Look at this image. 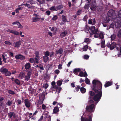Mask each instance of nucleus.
<instances>
[{
	"label": "nucleus",
	"mask_w": 121,
	"mask_h": 121,
	"mask_svg": "<svg viewBox=\"0 0 121 121\" xmlns=\"http://www.w3.org/2000/svg\"><path fill=\"white\" fill-rule=\"evenodd\" d=\"M92 85L91 86L92 90L94 92L90 91L89 93L90 96L89 99H90L89 102L93 103L94 101L96 102V104L98 102L100 99L102 95V84L99 81L94 79L93 80Z\"/></svg>",
	"instance_id": "nucleus-1"
},
{
	"label": "nucleus",
	"mask_w": 121,
	"mask_h": 121,
	"mask_svg": "<svg viewBox=\"0 0 121 121\" xmlns=\"http://www.w3.org/2000/svg\"><path fill=\"white\" fill-rule=\"evenodd\" d=\"M94 103V102L93 103L91 104L89 102V103L90 105L87 106L86 108V111L87 112L91 113L94 112L95 108Z\"/></svg>",
	"instance_id": "nucleus-2"
},
{
	"label": "nucleus",
	"mask_w": 121,
	"mask_h": 121,
	"mask_svg": "<svg viewBox=\"0 0 121 121\" xmlns=\"http://www.w3.org/2000/svg\"><path fill=\"white\" fill-rule=\"evenodd\" d=\"M93 116V114L92 113H91L88 115V118L84 117L83 115L81 117V121H92V118Z\"/></svg>",
	"instance_id": "nucleus-3"
},
{
	"label": "nucleus",
	"mask_w": 121,
	"mask_h": 121,
	"mask_svg": "<svg viewBox=\"0 0 121 121\" xmlns=\"http://www.w3.org/2000/svg\"><path fill=\"white\" fill-rule=\"evenodd\" d=\"M119 17H117L114 19V21L118 24L121 23V10H120L118 13Z\"/></svg>",
	"instance_id": "nucleus-4"
},
{
	"label": "nucleus",
	"mask_w": 121,
	"mask_h": 121,
	"mask_svg": "<svg viewBox=\"0 0 121 121\" xmlns=\"http://www.w3.org/2000/svg\"><path fill=\"white\" fill-rule=\"evenodd\" d=\"M90 30V35H91L93 34L94 33H96L97 31H98V29L97 28L96 29L95 27V26H92Z\"/></svg>",
	"instance_id": "nucleus-5"
},
{
	"label": "nucleus",
	"mask_w": 121,
	"mask_h": 121,
	"mask_svg": "<svg viewBox=\"0 0 121 121\" xmlns=\"http://www.w3.org/2000/svg\"><path fill=\"white\" fill-rule=\"evenodd\" d=\"M115 11L112 9L109 10L108 13V17H111L112 16H114L115 15Z\"/></svg>",
	"instance_id": "nucleus-6"
},
{
	"label": "nucleus",
	"mask_w": 121,
	"mask_h": 121,
	"mask_svg": "<svg viewBox=\"0 0 121 121\" xmlns=\"http://www.w3.org/2000/svg\"><path fill=\"white\" fill-rule=\"evenodd\" d=\"M44 97L45 96L44 94H42L40 95L39 97V99L38 101V103L39 104H41L43 103Z\"/></svg>",
	"instance_id": "nucleus-7"
},
{
	"label": "nucleus",
	"mask_w": 121,
	"mask_h": 121,
	"mask_svg": "<svg viewBox=\"0 0 121 121\" xmlns=\"http://www.w3.org/2000/svg\"><path fill=\"white\" fill-rule=\"evenodd\" d=\"M32 74L31 72L30 71L28 72L26 76H25V80L28 81L30 78V76Z\"/></svg>",
	"instance_id": "nucleus-8"
},
{
	"label": "nucleus",
	"mask_w": 121,
	"mask_h": 121,
	"mask_svg": "<svg viewBox=\"0 0 121 121\" xmlns=\"http://www.w3.org/2000/svg\"><path fill=\"white\" fill-rule=\"evenodd\" d=\"M24 103L26 106L28 108H29L30 106V102L27 99H25Z\"/></svg>",
	"instance_id": "nucleus-9"
},
{
	"label": "nucleus",
	"mask_w": 121,
	"mask_h": 121,
	"mask_svg": "<svg viewBox=\"0 0 121 121\" xmlns=\"http://www.w3.org/2000/svg\"><path fill=\"white\" fill-rule=\"evenodd\" d=\"M68 32L66 30H65L64 31L62 32L60 35V36L61 38L64 37L66 36L68 34Z\"/></svg>",
	"instance_id": "nucleus-10"
},
{
	"label": "nucleus",
	"mask_w": 121,
	"mask_h": 121,
	"mask_svg": "<svg viewBox=\"0 0 121 121\" xmlns=\"http://www.w3.org/2000/svg\"><path fill=\"white\" fill-rule=\"evenodd\" d=\"M112 84V81H108L107 82H106V83L104 85V87L106 88L107 87L110 86Z\"/></svg>",
	"instance_id": "nucleus-11"
},
{
	"label": "nucleus",
	"mask_w": 121,
	"mask_h": 121,
	"mask_svg": "<svg viewBox=\"0 0 121 121\" xmlns=\"http://www.w3.org/2000/svg\"><path fill=\"white\" fill-rule=\"evenodd\" d=\"M16 58L23 60L25 59V57L22 55H16Z\"/></svg>",
	"instance_id": "nucleus-12"
},
{
	"label": "nucleus",
	"mask_w": 121,
	"mask_h": 121,
	"mask_svg": "<svg viewBox=\"0 0 121 121\" xmlns=\"http://www.w3.org/2000/svg\"><path fill=\"white\" fill-rule=\"evenodd\" d=\"M22 28V26L19 22H16V27Z\"/></svg>",
	"instance_id": "nucleus-13"
},
{
	"label": "nucleus",
	"mask_w": 121,
	"mask_h": 121,
	"mask_svg": "<svg viewBox=\"0 0 121 121\" xmlns=\"http://www.w3.org/2000/svg\"><path fill=\"white\" fill-rule=\"evenodd\" d=\"M32 22H38L40 20V18L39 17H33L32 18Z\"/></svg>",
	"instance_id": "nucleus-14"
},
{
	"label": "nucleus",
	"mask_w": 121,
	"mask_h": 121,
	"mask_svg": "<svg viewBox=\"0 0 121 121\" xmlns=\"http://www.w3.org/2000/svg\"><path fill=\"white\" fill-rule=\"evenodd\" d=\"M0 72L3 74H4L8 71V69L5 68L1 69L0 70Z\"/></svg>",
	"instance_id": "nucleus-15"
},
{
	"label": "nucleus",
	"mask_w": 121,
	"mask_h": 121,
	"mask_svg": "<svg viewBox=\"0 0 121 121\" xmlns=\"http://www.w3.org/2000/svg\"><path fill=\"white\" fill-rule=\"evenodd\" d=\"M59 112V109L58 107H55L53 110V112L54 113H56Z\"/></svg>",
	"instance_id": "nucleus-16"
},
{
	"label": "nucleus",
	"mask_w": 121,
	"mask_h": 121,
	"mask_svg": "<svg viewBox=\"0 0 121 121\" xmlns=\"http://www.w3.org/2000/svg\"><path fill=\"white\" fill-rule=\"evenodd\" d=\"M31 67L30 64L29 63H26L25 66V68L26 70Z\"/></svg>",
	"instance_id": "nucleus-17"
},
{
	"label": "nucleus",
	"mask_w": 121,
	"mask_h": 121,
	"mask_svg": "<svg viewBox=\"0 0 121 121\" xmlns=\"http://www.w3.org/2000/svg\"><path fill=\"white\" fill-rule=\"evenodd\" d=\"M23 8L22 7H19L16 9V13H19V11L22 10Z\"/></svg>",
	"instance_id": "nucleus-18"
},
{
	"label": "nucleus",
	"mask_w": 121,
	"mask_h": 121,
	"mask_svg": "<svg viewBox=\"0 0 121 121\" xmlns=\"http://www.w3.org/2000/svg\"><path fill=\"white\" fill-rule=\"evenodd\" d=\"M81 70V69L80 68H75V69L73 71V72L75 74H76V73H77V72H79Z\"/></svg>",
	"instance_id": "nucleus-19"
},
{
	"label": "nucleus",
	"mask_w": 121,
	"mask_h": 121,
	"mask_svg": "<svg viewBox=\"0 0 121 121\" xmlns=\"http://www.w3.org/2000/svg\"><path fill=\"white\" fill-rule=\"evenodd\" d=\"M13 113L12 112H10L9 113H8V116L9 117L11 118L13 116V118L15 117V115H13Z\"/></svg>",
	"instance_id": "nucleus-20"
},
{
	"label": "nucleus",
	"mask_w": 121,
	"mask_h": 121,
	"mask_svg": "<svg viewBox=\"0 0 121 121\" xmlns=\"http://www.w3.org/2000/svg\"><path fill=\"white\" fill-rule=\"evenodd\" d=\"M101 48H104L105 47V41L104 40H102L101 44Z\"/></svg>",
	"instance_id": "nucleus-21"
},
{
	"label": "nucleus",
	"mask_w": 121,
	"mask_h": 121,
	"mask_svg": "<svg viewBox=\"0 0 121 121\" xmlns=\"http://www.w3.org/2000/svg\"><path fill=\"white\" fill-rule=\"evenodd\" d=\"M5 55V53H3L2 55V56L3 57V61L5 63H7L8 61H6V60L7 59L5 57V56H6V55Z\"/></svg>",
	"instance_id": "nucleus-22"
},
{
	"label": "nucleus",
	"mask_w": 121,
	"mask_h": 121,
	"mask_svg": "<svg viewBox=\"0 0 121 121\" xmlns=\"http://www.w3.org/2000/svg\"><path fill=\"white\" fill-rule=\"evenodd\" d=\"M80 90L82 93H84L86 91V89L83 87H81L80 88Z\"/></svg>",
	"instance_id": "nucleus-23"
},
{
	"label": "nucleus",
	"mask_w": 121,
	"mask_h": 121,
	"mask_svg": "<svg viewBox=\"0 0 121 121\" xmlns=\"http://www.w3.org/2000/svg\"><path fill=\"white\" fill-rule=\"evenodd\" d=\"M43 60L45 62H46L49 59V57L47 56H44L43 57Z\"/></svg>",
	"instance_id": "nucleus-24"
},
{
	"label": "nucleus",
	"mask_w": 121,
	"mask_h": 121,
	"mask_svg": "<svg viewBox=\"0 0 121 121\" xmlns=\"http://www.w3.org/2000/svg\"><path fill=\"white\" fill-rule=\"evenodd\" d=\"M95 5H94L93 4H92L91 6L90 7V9L93 11H95L96 10Z\"/></svg>",
	"instance_id": "nucleus-25"
},
{
	"label": "nucleus",
	"mask_w": 121,
	"mask_h": 121,
	"mask_svg": "<svg viewBox=\"0 0 121 121\" xmlns=\"http://www.w3.org/2000/svg\"><path fill=\"white\" fill-rule=\"evenodd\" d=\"M116 47L115 44H112L110 47V49L111 50H112L114 49Z\"/></svg>",
	"instance_id": "nucleus-26"
},
{
	"label": "nucleus",
	"mask_w": 121,
	"mask_h": 121,
	"mask_svg": "<svg viewBox=\"0 0 121 121\" xmlns=\"http://www.w3.org/2000/svg\"><path fill=\"white\" fill-rule=\"evenodd\" d=\"M99 33L98 32V31H97L96 33H93V34H95L94 35V37L95 38H98L99 37Z\"/></svg>",
	"instance_id": "nucleus-27"
},
{
	"label": "nucleus",
	"mask_w": 121,
	"mask_h": 121,
	"mask_svg": "<svg viewBox=\"0 0 121 121\" xmlns=\"http://www.w3.org/2000/svg\"><path fill=\"white\" fill-rule=\"evenodd\" d=\"M25 76V74L24 73L22 72L19 75V78H23Z\"/></svg>",
	"instance_id": "nucleus-28"
},
{
	"label": "nucleus",
	"mask_w": 121,
	"mask_h": 121,
	"mask_svg": "<svg viewBox=\"0 0 121 121\" xmlns=\"http://www.w3.org/2000/svg\"><path fill=\"white\" fill-rule=\"evenodd\" d=\"M21 42L20 41H19L16 43V47H20L21 45Z\"/></svg>",
	"instance_id": "nucleus-29"
},
{
	"label": "nucleus",
	"mask_w": 121,
	"mask_h": 121,
	"mask_svg": "<svg viewBox=\"0 0 121 121\" xmlns=\"http://www.w3.org/2000/svg\"><path fill=\"white\" fill-rule=\"evenodd\" d=\"M49 9L51 10H52L53 11H57L56 6H52L50 7Z\"/></svg>",
	"instance_id": "nucleus-30"
},
{
	"label": "nucleus",
	"mask_w": 121,
	"mask_h": 121,
	"mask_svg": "<svg viewBox=\"0 0 121 121\" xmlns=\"http://www.w3.org/2000/svg\"><path fill=\"white\" fill-rule=\"evenodd\" d=\"M52 85L53 86V88L55 89H56L57 88V86H55L56 85V83L54 81H53L52 83Z\"/></svg>",
	"instance_id": "nucleus-31"
},
{
	"label": "nucleus",
	"mask_w": 121,
	"mask_h": 121,
	"mask_svg": "<svg viewBox=\"0 0 121 121\" xmlns=\"http://www.w3.org/2000/svg\"><path fill=\"white\" fill-rule=\"evenodd\" d=\"M88 48V46L86 45L84 46L82 49V50L83 51H86Z\"/></svg>",
	"instance_id": "nucleus-32"
},
{
	"label": "nucleus",
	"mask_w": 121,
	"mask_h": 121,
	"mask_svg": "<svg viewBox=\"0 0 121 121\" xmlns=\"http://www.w3.org/2000/svg\"><path fill=\"white\" fill-rule=\"evenodd\" d=\"M62 20L63 21L66 22H68L67 21V18L65 16L63 15H62Z\"/></svg>",
	"instance_id": "nucleus-33"
},
{
	"label": "nucleus",
	"mask_w": 121,
	"mask_h": 121,
	"mask_svg": "<svg viewBox=\"0 0 121 121\" xmlns=\"http://www.w3.org/2000/svg\"><path fill=\"white\" fill-rule=\"evenodd\" d=\"M56 6L57 11L60 9L61 8H63V6L62 5H59Z\"/></svg>",
	"instance_id": "nucleus-34"
},
{
	"label": "nucleus",
	"mask_w": 121,
	"mask_h": 121,
	"mask_svg": "<svg viewBox=\"0 0 121 121\" xmlns=\"http://www.w3.org/2000/svg\"><path fill=\"white\" fill-rule=\"evenodd\" d=\"M85 82L86 84H90V82L89 79L87 78H86L85 80Z\"/></svg>",
	"instance_id": "nucleus-35"
},
{
	"label": "nucleus",
	"mask_w": 121,
	"mask_h": 121,
	"mask_svg": "<svg viewBox=\"0 0 121 121\" xmlns=\"http://www.w3.org/2000/svg\"><path fill=\"white\" fill-rule=\"evenodd\" d=\"M99 37L100 39H103L104 38L103 34L102 32H100L99 33Z\"/></svg>",
	"instance_id": "nucleus-36"
},
{
	"label": "nucleus",
	"mask_w": 121,
	"mask_h": 121,
	"mask_svg": "<svg viewBox=\"0 0 121 121\" xmlns=\"http://www.w3.org/2000/svg\"><path fill=\"white\" fill-rule=\"evenodd\" d=\"M62 88L61 87H58L57 86V88L56 89H55L56 90V92H58V93H59L60 92V91L61 90Z\"/></svg>",
	"instance_id": "nucleus-37"
},
{
	"label": "nucleus",
	"mask_w": 121,
	"mask_h": 121,
	"mask_svg": "<svg viewBox=\"0 0 121 121\" xmlns=\"http://www.w3.org/2000/svg\"><path fill=\"white\" fill-rule=\"evenodd\" d=\"M63 50L61 48L57 51H56V53H62Z\"/></svg>",
	"instance_id": "nucleus-38"
},
{
	"label": "nucleus",
	"mask_w": 121,
	"mask_h": 121,
	"mask_svg": "<svg viewBox=\"0 0 121 121\" xmlns=\"http://www.w3.org/2000/svg\"><path fill=\"white\" fill-rule=\"evenodd\" d=\"M56 83L57 85L60 86L62 84V82L60 80H59L57 81Z\"/></svg>",
	"instance_id": "nucleus-39"
},
{
	"label": "nucleus",
	"mask_w": 121,
	"mask_h": 121,
	"mask_svg": "<svg viewBox=\"0 0 121 121\" xmlns=\"http://www.w3.org/2000/svg\"><path fill=\"white\" fill-rule=\"evenodd\" d=\"M117 36L118 38L121 37V30L118 31L117 33Z\"/></svg>",
	"instance_id": "nucleus-40"
},
{
	"label": "nucleus",
	"mask_w": 121,
	"mask_h": 121,
	"mask_svg": "<svg viewBox=\"0 0 121 121\" xmlns=\"http://www.w3.org/2000/svg\"><path fill=\"white\" fill-rule=\"evenodd\" d=\"M111 39L112 40H113L116 38V36L114 35H111Z\"/></svg>",
	"instance_id": "nucleus-41"
},
{
	"label": "nucleus",
	"mask_w": 121,
	"mask_h": 121,
	"mask_svg": "<svg viewBox=\"0 0 121 121\" xmlns=\"http://www.w3.org/2000/svg\"><path fill=\"white\" fill-rule=\"evenodd\" d=\"M116 49L118 51H120V53H121V46L119 45V47H116Z\"/></svg>",
	"instance_id": "nucleus-42"
},
{
	"label": "nucleus",
	"mask_w": 121,
	"mask_h": 121,
	"mask_svg": "<svg viewBox=\"0 0 121 121\" xmlns=\"http://www.w3.org/2000/svg\"><path fill=\"white\" fill-rule=\"evenodd\" d=\"M89 4H88L85 5L84 6V8L85 9H88L89 7Z\"/></svg>",
	"instance_id": "nucleus-43"
},
{
	"label": "nucleus",
	"mask_w": 121,
	"mask_h": 121,
	"mask_svg": "<svg viewBox=\"0 0 121 121\" xmlns=\"http://www.w3.org/2000/svg\"><path fill=\"white\" fill-rule=\"evenodd\" d=\"M11 74V73L10 71H8L5 74V75L6 76H9Z\"/></svg>",
	"instance_id": "nucleus-44"
},
{
	"label": "nucleus",
	"mask_w": 121,
	"mask_h": 121,
	"mask_svg": "<svg viewBox=\"0 0 121 121\" xmlns=\"http://www.w3.org/2000/svg\"><path fill=\"white\" fill-rule=\"evenodd\" d=\"M83 57L84 59L87 60L89 58V56L88 55L86 54L84 55Z\"/></svg>",
	"instance_id": "nucleus-45"
},
{
	"label": "nucleus",
	"mask_w": 121,
	"mask_h": 121,
	"mask_svg": "<svg viewBox=\"0 0 121 121\" xmlns=\"http://www.w3.org/2000/svg\"><path fill=\"white\" fill-rule=\"evenodd\" d=\"M80 87V86L79 85H78L77 87H75V90L77 92L81 88Z\"/></svg>",
	"instance_id": "nucleus-46"
},
{
	"label": "nucleus",
	"mask_w": 121,
	"mask_h": 121,
	"mask_svg": "<svg viewBox=\"0 0 121 121\" xmlns=\"http://www.w3.org/2000/svg\"><path fill=\"white\" fill-rule=\"evenodd\" d=\"M8 92L9 94L12 95H13L15 94L14 92L11 90H9Z\"/></svg>",
	"instance_id": "nucleus-47"
},
{
	"label": "nucleus",
	"mask_w": 121,
	"mask_h": 121,
	"mask_svg": "<svg viewBox=\"0 0 121 121\" xmlns=\"http://www.w3.org/2000/svg\"><path fill=\"white\" fill-rule=\"evenodd\" d=\"M57 18L58 17L57 16L55 15L53 16L52 19L53 21H56L57 20Z\"/></svg>",
	"instance_id": "nucleus-48"
},
{
	"label": "nucleus",
	"mask_w": 121,
	"mask_h": 121,
	"mask_svg": "<svg viewBox=\"0 0 121 121\" xmlns=\"http://www.w3.org/2000/svg\"><path fill=\"white\" fill-rule=\"evenodd\" d=\"M48 86V85L47 84V83H46L44 84L43 85V87L45 89H47Z\"/></svg>",
	"instance_id": "nucleus-49"
},
{
	"label": "nucleus",
	"mask_w": 121,
	"mask_h": 121,
	"mask_svg": "<svg viewBox=\"0 0 121 121\" xmlns=\"http://www.w3.org/2000/svg\"><path fill=\"white\" fill-rule=\"evenodd\" d=\"M7 31L8 32L12 33L14 35L15 34V31H13L10 30H8Z\"/></svg>",
	"instance_id": "nucleus-50"
},
{
	"label": "nucleus",
	"mask_w": 121,
	"mask_h": 121,
	"mask_svg": "<svg viewBox=\"0 0 121 121\" xmlns=\"http://www.w3.org/2000/svg\"><path fill=\"white\" fill-rule=\"evenodd\" d=\"M91 2L92 3H90V4H93L94 5H95L96 1L95 0H92Z\"/></svg>",
	"instance_id": "nucleus-51"
},
{
	"label": "nucleus",
	"mask_w": 121,
	"mask_h": 121,
	"mask_svg": "<svg viewBox=\"0 0 121 121\" xmlns=\"http://www.w3.org/2000/svg\"><path fill=\"white\" fill-rule=\"evenodd\" d=\"M84 75L83 72L82 71H81L80 72L78 75L81 77H84Z\"/></svg>",
	"instance_id": "nucleus-52"
},
{
	"label": "nucleus",
	"mask_w": 121,
	"mask_h": 121,
	"mask_svg": "<svg viewBox=\"0 0 121 121\" xmlns=\"http://www.w3.org/2000/svg\"><path fill=\"white\" fill-rule=\"evenodd\" d=\"M90 39L88 38H86L85 39L84 42L86 43H89V42Z\"/></svg>",
	"instance_id": "nucleus-53"
},
{
	"label": "nucleus",
	"mask_w": 121,
	"mask_h": 121,
	"mask_svg": "<svg viewBox=\"0 0 121 121\" xmlns=\"http://www.w3.org/2000/svg\"><path fill=\"white\" fill-rule=\"evenodd\" d=\"M88 18V17L86 15H85L83 18V20L84 21H86Z\"/></svg>",
	"instance_id": "nucleus-54"
},
{
	"label": "nucleus",
	"mask_w": 121,
	"mask_h": 121,
	"mask_svg": "<svg viewBox=\"0 0 121 121\" xmlns=\"http://www.w3.org/2000/svg\"><path fill=\"white\" fill-rule=\"evenodd\" d=\"M21 103V100L19 99L17 100L16 101V103L17 105L20 104Z\"/></svg>",
	"instance_id": "nucleus-55"
},
{
	"label": "nucleus",
	"mask_w": 121,
	"mask_h": 121,
	"mask_svg": "<svg viewBox=\"0 0 121 121\" xmlns=\"http://www.w3.org/2000/svg\"><path fill=\"white\" fill-rule=\"evenodd\" d=\"M12 104V102L8 100L6 104L7 105L10 106Z\"/></svg>",
	"instance_id": "nucleus-56"
},
{
	"label": "nucleus",
	"mask_w": 121,
	"mask_h": 121,
	"mask_svg": "<svg viewBox=\"0 0 121 121\" xmlns=\"http://www.w3.org/2000/svg\"><path fill=\"white\" fill-rule=\"evenodd\" d=\"M16 84L18 85H19L20 84L19 81L17 79H16Z\"/></svg>",
	"instance_id": "nucleus-57"
},
{
	"label": "nucleus",
	"mask_w": 121,
	"mask_h": 121,
	"mask_svg": "<svg viewBox=\"0 0 121 121\" xmlns=\"http://www.w3.org/2000/svg\"><path fill=\"white\" fill-rule=\"evenodd\" d=\"M30 62L31 63H32L35 62V60L33 58H30L29 60Z\"/></svg>",
	"instance_id": "nucleus-58"
},
{
	"label": "nucleus",
	"mask_w": 121,
	"mask_h": 121,
	"mask_svg": "<svg viewBox=\"0 0 121 121\" xmlns=\"http://www.w3.org/2000/svg\"><path fill=\"white\" fill-rule=\"evenodd\" d=\"M23 5L27 7L28 8H30L31 7L30 5L29 4H28L27 3L24 4H23Z\"/></svg>",
	"instance_id": "nucleus-59"
},
{
	"label": "nucleus",
	"mask_w": 121,
	"mask_h": 121,
	"mask_svg": "<svg viewBox=\"0 0 121 121\" xmlns=\"http://www.w3.org/2000/svg\"><path fill=\"white\" fill-rule=\"evenodd\" d=\"M4 43H5V44H8V45L11 44V43L8 41H5V42Z\"/></svg>",
	"instance_id": "nucleus-60"
},
{
	"label": "nucleus",
	"mask_w": 121,
	"mask_h": 121,
	"mask_svg": "<svg viewBox=\"0 0 121 121\" xmlns=\"http://www.w3.org/2000/svg\"><path fill=\"white\" fill-rule=\"evenodd\" d=\"M88 24H92V19L90 18L88 20Z\"/></svg>",
	"instance_id": "nucleus-61"
},
{
	"label": "nucleus",
	"mask_w": 121,
	"mask_h": 121,
	"mask_svg": "<svg viewBox=\"0 0 121 121\" xmlns=\"http://www.w3.org/2000/svg\"><path fill=\"white\" fill-rule=\"evenodd\" d=\"M92 25H94L95 24V18L93 19H92Z\"/></svg>",
	"instance_id": "nucleus-62"
},
{
	"label": "nucleus",
	"mask_w": 121,
	"mask_h": 121,
	"mask_svg": "<svg viewBox=\"0 0 121 121\" xmlns=\"http://www.w3.org/2000/svg\"><path fill=\"white\" fill-rule=\"evenodd\" d=\"M54 72L58 74L60 73V71L58 69H56L55 71Z\"/></svg>",
	"instance_id": "nucleus-63"
},
{
	"label": "nucleus",
	"mask_w": 121,
	"mask_h": 121,
	"mask_svg": "<svg viewBox=\"0 0 121 121\" xmlns=\"http://www.w3.org/2000/svg\"><path fill=\"white\" fill-rule=\"evenodd\" d=\"M46 106L44 104H43L42 105V108L43 109H45L46 108Z\"/></svg>",
	"instance_id": "nucleus-64"
}]
</instances>
